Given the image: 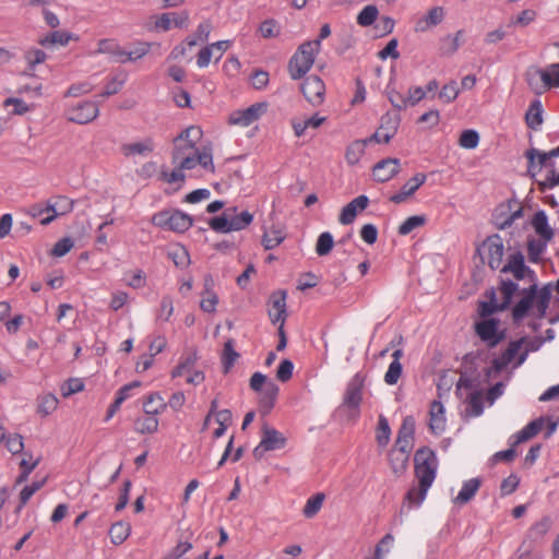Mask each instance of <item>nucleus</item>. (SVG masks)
Returning <instances> with one entry per match:
<instances>
[{
  "instance_id": "nucleus-1",
  "label": "nucleus",
  "mask_w": 559,
  "mask_h": 559,
  "mask_svg": "<svg viewBox=\"0 0 559 559\" xmlns=\"http://www.w3.org/2000/svg\"><path fill=\"white\" fill-rule=\"evenodd\" d=\"M515 294H519L520 298L511 308V318L514 325H521L527 317H534L536 320L546 317L551 299L550 284L538 288L537 282L532 283L526 288H519Z\"/></svg>"
},
{
  "instance_id": "nucleus-2",
  "label": "nucleus",
  "mask_w": 559,
  "mask_h": 559,
  "mask_svg": "<svg viewBox=\"0 0 559 559\" xmlns=\"http://www.w3.org/2000/svg\"><path fill=\"white\" fill-rule=\"evenodd\" d=\"M201 136L202 130L194 126L186 128L176 136L174 139V151L171 155L173 164H180V168L193 169V158L198 154L197 143Z\"/></svg>"
},
{
  "instance_id": "nucleus-3",
  "label": "nucleus",
  "mask_w": 559,
  "mask_h": 559,
  "mask_svg": "<svg viewBox=\"0 0 559 559\" xmlns=\"http://www.w3.org/2000/svg\"><path fill=\"white\" fill-rule=\"evenodd\" d=\"M321 50L320 40L302 43L288 61L287 70L292 80L302 79L312 68Z\"/></svg>"
},
{
  "instance_id": "nucleus-4",
  "label": "nucleus",
  "mask_w": 559,
  "mask_h": 559,
  "mask_svg": "<svg viewBox=\"0 0 559 559\" xmlns=\"http://www.w3.org/2000/svg\"><path fill=\"white\" fill-rule=\"evenodd\" d=\"M499 290L502 295V301L500 304H492L489 301L478 302V314L483 320L491 319L490 316L493 313L509 309L512 305L515 293L519 290V284L511 280H501Z\"/></svg>"
},
{
  "instance_id": "nucleus-5",
  "label": "nucleus",
  "mask_w": 559,
  "mask_h": 559,
  "mask_svg": "<svg viewBox=\"0 0 559 559\" xmlns=\"http://www.w3.org/2000/svg\"><path fill=\"white\" fill-rule=\"evenodd\" d=\"M152 222L155 226L175 233H185L193 224L192 217L179 210L168 212L162 211L153 215Z\"/></svg>"
},
{
  "instance_id": "nucleus-6",
  "label": "nucleus",
  "mask_w": 559,
  "mask_h": 559,
  "mask_svg": "<svg viewBox=\"0 0 559 559\" xmlns=\"http://www.w3.org/2000/svg\"><path fill=\"white\" fill-rule=\"evenodd\" d=\"M476 255L480 258L481 263H487L491 270H497L502 263L503 241L500 235L488 236L484 242L476 248Z\"/></svg>"
},
{
  "instance_id": "nucleus-7",
  "label": "nucleus",
  "mask_w": 559,
  "mask_h": 559,
  "mask_svg": "<svg viewBox=\"0 0 559 559\" xmlns=\"http://www.w3.org/2000/svg\"><path fill=\"white\" fill-rule=\"evenodd\" d=\"M286 441L282 432L264 423L261 428V441L253 449L252 454L255 460H261L266 452L283 449Z\"/></svg>"
},
{
  "instance_id": "nucleus-8",
  "label": "nucleus",
  "mask_w": 559,
  "mask_h": 559,
  "mask_svg": "<svg viewBox=\"0 0 559 559\" xmlns=\"http://www.w3.org/2000/svg\"><path fill=\"white\" fill-rule=\"evenodd\" d=\"M362 388L364 379L359 373H356L348 382L343 403L341 407H345L349 411L350 417L357 418L359 416V407L362 401Z\"/></svg>"
},
{
  "instance_id": "nucleus-9",
  "label": "nucleus",
  "mask_w": 559,
  "mask_h": 559,
  "mask_svg": "<svg viewBox=\"0 0 559 559\" xmlns=\"http://www.w3.org/2000/svg\"><path fill=\"white\" fill-rule=\"evenodd\" d=\"M99 115L97 103L84 100L67 110V119L78 124H86L94 121Z\"/></svg>"
},
{
  "instance_id": "nucleus-10",
  "label": "nucleus",
  "mask_w": 559,
  "mask_h": 559,
  "mask_svg": "<svg viewBox=\"0 0 559 559\" xmlns=\"http://www.w3.org/2000/svg\"><path fill=\"white\" fill-rule=\"evenodd\" d=\"M401 123L399 114H385L381 117L380 127L378 130L368 138V142L389 143L396 134Z\"/></svg>"
},
{
  "instance_id": "nucleus-11",
  "label": "nucleus",
  "mask_w": 559,
  "mask_h": 559,
  "mask_svg": "<svg viewBox=\"0 0 559 559\" xmlns=\"http://www.w3.org/2000/svg\"><path fill=\"white\" fill-rule=\"evenodd\" d=\"M552 526V519L549 515H544L540 520L535 522L526 532L522 543L527 544L537 549H543L545 537Z\"/></svg>"
},
{
  "instance_id": "nucleus-12",
  "label": "nucleus",
  "mask_w": 559,
  "mask_h": 559,
  "mask_svg": "<svg viewBox=\"0 0 559 559\" xmlns=\"http://www.w3.org/2000/svg\"><path fill=\"white\" fill-rule=\"evenodd\" d=\"M267 109L266 103H255L246 109L233 111L228 117L229 124L248 127L257 121Z\"/></svg>"
},
{
  "instance_id": "nucleus-13",
  "label": "nucleus",
  "mask_w": 559,
  "mask_h": 559,
  "mask_svg": "<svg viewBox=\"0 0 559 559\" xmlns=\"http://www.w3.org/2000/svg\"><path fill=\"white\" fill-rule=\"evenodd\" d=\"M502 273H512L514 278L520 281L528 277L531 283H536V274L524 263L522 252L518 251L509 257L507 264L501 267Z\"/></svg>"
},
{
  "instance_id": "nucleus-14",
  "label": "nucleus",
  "mask_w": 559,
  "mask_h": 559,
  "mask_svg": "<svg viewBox=\"0 0 559 559\" xmlns=\"http://www.w3.org/2000/svg\"><path fill=\"white\" fill-rule=\"evenodd\" d=\"M305 98L313 106H319L324 100L325 84L318 75H309L300 86Z\"/></svg>"
},
{
  "instance_id": "nucleus-15",
  "label": "nucleus",
  "mask_w": 559,
  "mask_h": 559,
  "mask_svg": "<svg viewBox=\"0 0 559 559\" xmlns=\"http://www.w3.org/2000/svg\"><path fill=\"white\" fill-rule=\"evenodd\" d=\"M286 292L277 290L270 296L269 299V318L273 324L282 323L285 324L287 318L286 311Z\"/></svg>"
},
{
  "instance_id": "nucleus-16",
  "label": "nucleus",
  "mask_w": 559,
  "mask_h": 559,
  "mask_svg": "<svg viewBox=\"0 0 559 559\" xmlns=\"http://www.w3.org/2000/svg\"><path fill=\"white\" fill-rule=\"evenodd\" d=\"M400 171V160L397 158H384L378 162L372 169L374 180L386 182Z\"/></svg>"
},
{
  "instance_id": "nucleus-17",
  "label": "nucleus",
  "mask_w": 559,
  "mask_h": 559,
  "mask_svg": "<svg viewBox=\"0 0 559 559\" xmlns=\"http://www.w3.org/2000/svg\"><path fill=\"white\" fill-rule=\"evenodd\" d=\"M427 176L423 173H417L414 177L407 180L401 190L390 197V201L395 204H401L405 202L409 197H412L426 181Z\"/></svg>"
},
{
  "instance_id": "nucleus-18",
  "label": "nucleus",
  "mask_w": 559,
  "mask_h": 559,
  "mask_svg": "<svg viewBox=\"0 0 559 559\" xmlns=\"http://www.w3.org/2000/svg\"><path fill=\"white\" fill-rule=\"evenodd\" d=\"M527 341L526 336L520 337L516 341H511L508 348L501 354L500 357L493 359V367L497 373H500L519 354L522 345Z\"/></svg>"
},
{
  "instance_id": "nucleus-19",
  "label": "nucleus",
  "mask_w": 559,
  "mask_h": 559,
  "mask_svg": "<svg viewBox=\"0 0 559 559\" xmlns=\"http://www.w3.org/2000/svg\"><path fill=\"white\" fill-rule=\"evenodd\" d=\"M444 15L445 12L442 7H433L426 15L416 21L414 31L416 33H425L429 28L439 25L443 21Z\"/></svg>"
},
{
  "instance_id": "nucleus-20",
  "label": "nucleus",
  "mask_w": 559,
  "mask_h": 559,
  "mask_svg": "<svg viewBox=\"0 0 559 559\" xmlns=\"http://www.w3.org/2000/svg\"><path fill=\"white\" fill-rule=\"evenodd\" d=\"M57 202H52V199L46 202L43 206L40 203L32 204L26 209V213L33 218L40 217L45 213H50L48 216L41 218V225H49L58 217Z\"/></svg>"
},
{
  "instance_id": "nucleus-21",
  "label": "nucleus",
  "mask_w": 559,
  "mask_h": 559,
  "mask_svg": "<svg viewBox=\"0 0 559 559\" xmlns=\"http://www.w3.org/2000/svg\"><path fill=\"white\" fill-rule=\"evenodd\" d=\"M155 150V143L152 138H145L140 142L126 143L121 145V152L126 157L142 156L146 157Z\"/></svg>"
},
{
  "instance_id": "nucleus-22",
  "label": "nucleus",
  "mask_w": 559,
  "mask_h": 559,
  "mask_svg": "<svg viewBox=\"0 0 559 559\" xmlns=\"http://www.w3.org/2000/svg\"><path fill=\"white\" fill-rule=\"evenodd\" d=\"M214 280L212 275L206 274L204 276V289L202 292V299L200 302V308L207 313H213L216 310V306L218 302V296L213 290Z\"/></svg>"
},
{
  "instance_id": "nucleus-23",
  "label": "nucleus",
  "mask_w": 559,
  "mask_h": 559,
  "mask_svg": "<svg viewBox=\"0 0 559 559\" xmlns=\"http://www.w3.org/2000/svg\"><path fill=\"white\" fill-rule=\"evenodd\" d=\"M278 392L280 388L273 380H270L267 383H265V386L262 388V391L259 392L261 394L259 406L264 414L270 413L275 406Z\"/></svg>"
},
{
  "instance_id": "nucleus-24",
  "label": "nucleus",
  "mask_w": 559,
  "mask_h": 559,
  "mask_svg": "<svg viewBox=\"0 0 559 559\" xmlns=\"http://www.w3.org/2000/svg\"><path fill=\"white\" fill-rule=\"evenodd\" d=\"M499 319H485L475 323L476 335L488 346L499 326Z\"/></svg>"
},
{
  "instance_id": "nucleus-25",
  "label": "nucleus",
  "mask_w": 559,
  "mask_h": 559,
  "mask_svg": "<svg viewBox=\"0 0 559 559\" xmlns=\"http://www.w3.org/2000/svg\"><path fill=\"white\" fill-rule=\"evenodd\" d=\"M415 467L438 469L436 452L429 447L419 448L414 455Z\"/></svg>"
},
{
  "instance_id": "nucleus-26",
  "label": "nucleus",
  "mask_w": 559,
  "mask_h": 559,
  "mask_svg": "<svg viewBox=\"0 0 559 559\" xmlns=\"http://www.w3.org/2000/svg\"><path fill=\"white\" fill-rule=\"evenodd\" d=\"M543 112L544 109L540 99L536 98L532 100L525 112L526 126L532 130H538L544 121Z\"/></svg>"
},
{
  "instance_id": "nucleus-27",
  "label": "nucleus",
  "mask_w": 559,
  "mask_h": 559,
  "mask_svg": "<svg viewBox=\"0 0 559 559\" xmlns=\"http://www.w3.org/2000/svg\"><path fill=\"white\" fill-rule=\"evenodd\" d=\"M480 485L481 480L479 478H471L464 481L460 492L453 499V503L462 506L469 502L480 488Z\"/></svg>"
},
{
  "instance_id": "nucleus-28",
  "label": "nucleus",
  "mask_w": 559,
  "mask_h": 559,
  "mask_svg": "<svg viewBox=\"0 0 559 559\" xmlns=\"http://www.w3.org/2000/svg\"><path fill=\"white\" fill-rule=\"evenodd\" d=\"M532 226L540 238L545 239L546 241H550L552 239L554 230L548 224V217L545 211L540 210L534 214Z\"/></svg>"
},
{
  "instance_id": "nucleus-29",
  "label": "nucleus",
  "mask_w": 559,
  "mask_h": 559,
  "mask_svg": "<svg viewBox=\"0 0 559 559\" xmlns=\"http://www.w3.org/2000/svg\"><path fill=\"white\" fill-rule=\"evenodd\" d=\"M481 384L480 373L475 368H469L464 372H461L460 379L456 383L455 394L461 397V390H472Z\"/></svg>"
},
{
  "instance_id": "nucleus-30",
  "label": "nucleus",
  "mask_w": 559,
  "mask_h": 559,
  "mask_svg": "<svg viewBox=\"0 0 559 559\" xmlns=\"http://www.w3.org/2000/svg\"><path fill=\"white\" fill-rule=\"evenodd\" d=\"M388 456L393 474L397 477L402 476L407 469L409 454L391 449Z\"/></svg>"
},
{
  "instance_id": "nucleus-31",
  "label": "nucleus",
  "mask_w": 559,
  "mask_h": 559,
  "mask_svg": "<svg viewBox=\"0 0 559 559\" xmlns=\"http://www.w3.org/2000/svg\"><path fill=\"white\" fill-rule=\"evenodd\" d=\"M444 407L441 402L432 401L430 404V423L429 428L432 432H441L444 430Z\"/></svg>"
},
{
  "instance_id": "nucleus-32",
  "label": "nucleus",
  "mask_w": 559,
  "mask_h": 559,
  "mask_svg": "<svg viewBox=\"0 0 559 559\" xmlns=\"http://www.w3.org/2000/svg\"><path fill=\"white\" fill-rule=\"evenodd\" d=\"M555 46L559 47V43ZM536 73L539 74L542 83H545V87H559V61L549 64L546 69L536 68Z\"/></svg>"
},
{
  "instance_id": "nucleus-33",
  "label": "nucleus",
  "mask_w": 559,
  "mask_h": 559,
  "mask_svg": "<svg viewBox=\"0 0 559 559\" xmlns=\"http://www.w3.org/2000/svg\"><path fill=\"white\" fill-rule=\"evenodd\" d=\"M544 427V418L539 417L528 423L523 429H521L515 436L513 445H518L524 441H527L535 437Z\"/></svg>"
},
{
  "instance_id": "nucleus-34",
  "label": "nucleus",
  "mask_w": 559,
  "mask_h": 559,
  "mask_svg": "<svg viewBox=\"0 0 559 559\" xmlns=\"http://www.w3.org/2000/svg\"><path fill=\"white\" fill-rule=\"evenodd\" d=\"M230 210L229 223L231 224L233 231H238L248 227L252 221L253 215L248 211L237 212L236 206L227 207Z\"/></svg>"
},
{
  "instance_id": "nucleus-35",
  "label": "nucleus",
  "mask_w": 559,
  "mask_h": 559,
  "mask_svg": "<svg viewBox=\"0 0 559 559\" xmlns=\"http://www.w3.org/2000/svg\"><path fill=\"white\" fill-rule=\"evenodd\" d=\"M167 407L166 402L158 392L151 393L143 402V409L146 415H158Z\"/></svg>"
},
{
  "instance_id": "nucleus-36",
  "label": "nucleus",
  "mask_w": 559,
  "mask_h": 559,
  "mask_svg": "<svg viewBox=\"0 0 559 559\" xmlns=\"http://www.w3.org/2000/svg\"><path fill=\"white\" fill-rule=\"evenodd\" d=\"M368 140H356L345 151V159L349 165H356L365 153Z\"/></svg>"
},
{
  "instance_id": "nucleus-37",
  "label": "nucleus",
  "mask_w": 559,
  "mask_h": 559,
  "mask_svg": "<svg viewBox=\"0 0 559 559\" xmlns=\"http://www.w3.org/2000/svg\"><path fill=\"white\" fill-rule=\"evenodd\" d=\"M465 402L468 404V407L466 408L467 415L472 417H478L483 414L484 404L481 391L475 390L471 392L465 399Z\"/></svg>"
},
{
  "instance_id": "nucleus-38",
  "label": "nucleus",
  "mask_w": 559,
  "mask_h": 559,
  "mask_svg": "<svg viewBox=\"0 0 559 559\" xmlns=\"http://www.w3.org/2000/svg\"><path fill=\"white\" fill-rule=\"evenodd\" d=\"M238 357L239 354L235 350V341L233 338H228L224 344L222 355V364L225 373L233 368Z\"/></svg>"
},
{
  "instance_id": "nucleus-39",
  "label": "nucleus",
  "mask_w": 559,
  "mask_h": 559,
  "mask_svg": "<svg viewBox=\"0 0 559 559\" xmlns=\"http://www.w3.org/2000/svg\"><path fill=\"white\" fill-rule=\"evenodd\" d=\"M131 526L122 521L117 522L109 528V537L114 545L122 544L130 535Z\"/></svg>"
},
{
  "instance_id": "nucleus-40",
  "label": "nucleus",
  "mask_w": 559,
  "mask_h": 559,
  "mask_svg": "<svg viewBox=\"0 0 559 559\" xmlns=\"http://www.w3.org/2000/svg\"><path fill=\"white\" fill-rule=\"evenodd\" d=\"M157 415H146L144 417H140L134 421V429L144 435V433H154L158 429V419Z\"/></svg>"
},
{
  "instance_id": "nucleus-41",
  "label": "nucleus",
  "mask_w": 559,
  "mask_h": 559,
  "mask_svg": "<svg viewBox=\"0 0 559 559\" xmlns=\"http://www.w3.org/2000/svg\"><path fill=\"white\" fill-rule=\"evenodd\" d=\"M98 52L111 55L119 62V59L126 58L127 50L121 48L114 39H100L98 41Z\"/></svg>"
},
{
  "instance_id": "nucleus-42",
  "label": "nucleus",
  "mask_w": 559,
  "mask_h": 559,
  "mask_svg": "<svg viewBox=\"0 0 559 559\" xmlns=\"http://www.w3.org/2000/svg\"><path fill=\"white\" fill-rule=\"evenodd\" d=\"M547 242L545 239H535L530 238L527 240V253L528 260L533 263H538L540 260V255L546 250Z\"/></svg>"
},
{
  "instance_id": "nucleus-43",
  "label": "nucleus",
  "mask_w": 559,
  "mask_h": 559,
  "mask_svg": "<svg viewBox=\"0 0 559 559\" xmlns=\"http://www.w3.org/2000/svg\"><path fill=\"white\" fill-rule=\"evenodd\" d=\"M72 38V34L64 31H55L39 40L41 46L60 45L66 46Z\"/></svg>"
},
{
  "instance_id": "nucleus-44",
  "label": "nucleus",
  "mask_w": 559,
  "mask_h": 559,
  "mask_svg": "<svg viewBox=\"0 0 559 559\" xmlns=\"http://www.w3.org/2000/svg\"><path fill=\"white\" fill-rule=\"evenodd\" d=\"M324 498H325V496L322 492H318V493L311 496L307 500L305 508L302 510L304 515L307 519L313 518L322 508Z\"/></svg>"
},
{
  "instance_id": "nucleus-45",
  "label": "nucleus",
  "mask_w": 559,
  "mask_h": 559,
  "mask_svg": "<svg viewBox=\"0 0 559 559\" xmlns=\"http://www.w3.org/2000/svg\"><path fill=\"white\" fill-rule=\"evenodd\" d=\"M415 476L418 479V483L421 484L420 492L423 493L431 487L436 479L437 471L433 468L415 467Z\"/></svg>"
},
{
  "instance_id": "nucleus-46",
  "label": "nucleus",
  "mask_w": 559,
  "mask_h": 559,
  "mask_svg": "<svg viewBox=\"0 0 559 559\" xmlns=\"http://www.w3.org/2000/svg\"><path fill=\"white\" fill-rule=\"evenodd\" d=\"M58 399L51 394H45L38 399L37 412L43 416L50 415L58 406Z\"/></svg>"
},
{
  "instance_id": "nucleus-47",
  "label": "nucleus",
  "mask_w": 559,
  "mask_h": 559,
  "mask_svg": "<svg viewBox=\"0 0 559 559\" xmlns=\"http://www.w3.org/2000/svg\"><path fill=\"white\" fill-rule=\"evenodd\" d=\"M426 221L427 218L425 215L409 216L399 226V234L401 236H406L411 234L414 229L424 226L426 224Z\"/></svg>"
},
{
  "instance_id": "nucleus-48",
  "label": "nucleus",
  "mask_w": 559,
  "mask_h": 559,
  "mask_svg": "<svg viewBox=\"0 0 559 559\" xmlns=\"http://www.w3.org/2000/svg\"><path fill=\"white\" fill-rule=\"evenodd\" d=\"M198 360L197 352H192L186 357L181 358L178 366L171 371V377L177 378L181 377L186 373H189L191 371V368L194 366V364Z\"/></svg>"
},
{
  "instance_id": "nucleus-49",
  "label": "nucleus",
  "mask_w": 559,
  "mask_h": 559,
  "mask_svg": "<svg viewBox=\"0 0 559 559\" xmlns=\"http://www.w3.org/2000/svg\"><path fill=\"white\" fill-rule=\"evenodd\" d=\"M230 210H225L222 215L210 219V226L217 233H230L233 231L231 224L229 223Z\"/></svg>"
},
{
  "instance_id": "nucleus-50",
  "label": "nucleus",
  "mask_w": 559,
  "mask_h": 559,
  "mask_svg": "<svg viewBox=\"0 0 559 559\" xmlns=\"http://www.w3.org/2000/svg\"><path fill=\"white\" fill-rule=\"evenodd\" d=\"M378 15L379 10L376 5H366L357 15V24L364 27L370 26L376 22Z\"/></svg>"
},
{
  "instance_id": "nucleus-51",
  "label": "nucleus",
  "mask_w": 559,
  "mask_h": 559,
  "mask_svg": "<svg viewBox=\"0 0 559 559\" xmlns=\"http://www.w3.org/2000/svg\"><path fill=\"white\" fill-rule=\"evenodd\" d=\"M285 239V235L281 229L272 228L264 233L262 245L265 250H271L277 247Z\"/></svg>"
},
{
  "instance_id": "nucleus-52",
  "label": "nucleus",
  "mask_w": 559,
  "mask_h": 559,
  "mask_svg": "<svg viewBox=\"0 0 559 559\" xmlns=\"http://www.w3.org/2000/svg\"><path fill=\"white\" fill-rule=\"evenodd\" d=\"M391 437V428L388 419L380 415L377 428V442L379 447H386Z\"/></svg>"
},
{
  "instance_id": "nucleus-53",
  "label": "nucleus",
  "mask_w": 559,
  "mask_h": 559,
  "mask_svg": "<svg viewBox=\"0 0 559 559\" xmlns=\"http://www.w3.org/2000/svg\"><path fill=\"white\" fill-rule=\"evenodd\" d=\"M46 483V478L40 480L33 481L31 485L25 486L20 492V504L17 507V512L24 508V506L28 502L32 496L38 491Z\"/></svg>"
},
{
  "instance_id": "nucleus-54",
  "label": "nucleus",
  "mask_w": 559,
  "mask_h": 559,
  "mask_svg": "<svg viewBox=\"0 0 559 559\" xmlns=\"http://www.w3.org/2000/svg\"><path fill=\"white\" fill-rule=\"evenodd\" d=\"M334 246L333 236L329 231L322 233L317 240L316 252L320 257L329 254Z\"/></svg>"
},
{
  "instance_id": "nucleus-55",
  "label": "nucleus",
  "mask_w": 559,
  "mask_h": 559,
  "mask_svg": "<svg viewBox=\"0 0 559 559\" xmlns=\"http://www.w3.org/2000/svg\"><path fill=\"white\" fill-rule=\"evenodd\" d=\"M420 490H421V484L418 483L417 487L414 486V487L409 488V490L406 492L404 500H405V502L408 503L409 508L419 507L423 503V501L426 499L428 490H425L423 492V495H421Z\"/></svg>"
},
{
  "instance_id": "nucleus-56",
  "label": "nucleus",
  "mask_w": 559,
  "mask_h": 559,
  "mask_svg": "<svg viewBox=\"0 0 559 559\" xmlns=\"http://www.w3.org/2000/svg\"><path fill=\"white\" fill-rule=\"evenodd\" d=\"M544 550L521 543L516 549V559H543Z\"/></svg>"
},
{
  "instance_id": "nucleus-57",
  "label": "nucleus",
  "mask_w": 559,
  "mask_h": 559,
  "mask_svg": "<svg viewBox=\"0 0 559 559\" xmlns=\"http://www.w3.org/2000/svg\"><path fill=\"white\" fill-rule=\"evenodd\" d=\"M478 143L479 134L476 130L467 129L464 130L460 135L459 144L464 148L473 150L477 147Z\"/></svg>"
},
{
  "instance_id": "nucleus-58",
  "label": "nucleus",
  "mask_w": 559,
  "mask_h": 559,
  "mask_svg": "<svg viewBox=\"0 0 559 559\" xmlns=\"http://www.w3.org/2000/svg\"><path fill=\"white\" fill-rule=\"evenodd\" d=\"M462 37H463V31L462 29L457 31L454 36L447 35L442 39V41H443V46H442L443 52L447 53V55L454 53L459 49V47L461 46Z\"/></svg>"
},
{
  "instance_id": "nucleus-59",
  "label": "nucleus",
  "mask_w": 559,
  "mask_h": 559,
  "mask_svg": "<svg viewBox=\"0 0 559 559\" xmlns=\"http://www.w3.org/2000/svg\"><path fill=\"white\" fill-rule=\"evenodd\" d=\"M151 48L148 43H139L134 49L126 52V58L119 59V62L124 63L127 61H136L144 57Z\"/></svg>"
},
{
  "instance_id": "nucleus-60",
  "label": "nucleus",
  "mask_w": 559,
  "mask_h": 559,
  "mask_svg": "<svg viewBox=\"0 0 559 559\" xmlns=\"http://www.w3.org/2000/svg\"><path fill=\"white\" fill-rule=\"evenodd\" d=\"M168 258L179 267H185L190 262L189 253L185 247H177L168 251Z\"/></svg>"
},
{
  "instance_id": "nucleus-61",
  "label": "nucleus",
  "mask_w": 559,
  "mask_h": 559,
  "mask_svg": "<svg viewBox=\"0 0 559 559\" xmlns=\"http://www.w3.org/2000/svg\"><path fill=\"white\" fill-rule=\"evenodd\" d=\"M194 159V167L199 164L205 170L214 171L213 156L211 148H203L201 152L198 150Z\"/></svg>"
},
{
  "instance_id": "nucleus-62",
  "label": "nucleus",
  "mask_w": 559,
  "mask_h": 559,
  "mask_svg": "<svg viewBox=\"0 0 559 559\" xmlns=\"http://www.w3.org/2000/svg\"><path fill=\"white\" fill-rule=\"evenodd\" d=\"M74 246V241L70 237L58 240L52 247L50 254L57 258L66 255Z\"/></svg>"
},
{
  "instance_id": "nucleus-63",
  "label": "nucleus",
  "mask_w": 559,
  "mask_h": 559,
  "mask_svg": "<svg viewBox=\"0 0 559 559\" xmlns=\"http://www.w3.org/2000/svg\"><path fill=\"white\" fill-rule=\"evenodd\" d=\"M83 389L84 383L81 379L78 378H70L60 386L61 393L64 397L81 392Z\"/></svg>"
},
{
  "instance_id": "nucleus-64",
  "label": "nucleus",
  "mask_w": 559,
  "mask_h": 559,
  "mask_svg": "<svg viewBox=\"0 0 559 559\" xmlns=\"http://www.w3.org/2000/svg\"><path fill=\"white\" fill-rule=\"evenodd\" d=\"M403 372V367L400 361L391 362L389 368L384 374V382L389 385H394L397 383Z\"/></svg>"
}]
</instances>
